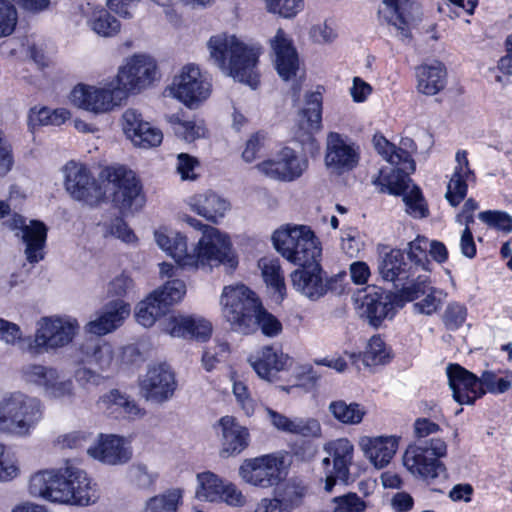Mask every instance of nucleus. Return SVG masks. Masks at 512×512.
<instances>
[{"label":"nucleus","instance_id":"8","mask_svg":"<svg viewBox=\"0 0 512 512\" xmlns=\"http://www.w3.org/2000/svg\"><path fill=\"white\" fill-rule=\"evenodd\" d=\"M112 193V201L122 212L137 211L145 203L142 187L135 173L125 166H109L102 171Z\"/></svg>","mask_w":512,"mask_h":512},{"label":"nucleus","instance_id":"13","mask_svg":"<svg viewBox=\"0 0 512 512\" xmlns=\"http://www.w3.org/2000/svg\"><path fill=\"white\" fill-rule=\"evenodd\" d=\"M156 74L155 60L148 55L136 54L126 59L119 68L115 85L125 91L126 98L129 92H138L150 86Z\"/></svg>","mask_w":512,"mask_h":512},{"label":"nucleus","instance_id":"45","mask_svg":"<svg viewBox=\"0 0 512 512\" xmlns=\"http://www.w3.org/2000/svg\"><path fill=\"white\" fill-rule=\"evenodd\" d=\"M431 287L430 278L427 275H418L416 279L403 286L397 294V308H402L407 302L421 298Z\"/></svg>","mask_w":512,"mask_h":512},{"label":"nucleus","instance_id":"63","mask_svg":"<svg viewBox=\"0 0 512 512\" xmlns=\"http://www.w3.org/2000/svg\"><path fill=\"white\" fill-rule=\"evenodd\" d=\"M134 287L133 279L127 273L122 272L108 283L107 293L110 296L125 297L134 291Z\"/></svg>","mask_w":512,"mask_h":512},{"label":"nucleus","instance_id":"62","mask_svg":"<svg viewBox=\"0 0 512 512\" xmlns=\"http://www.w3.org/2000/svg\"><path fill=\"white\" fill-rule=\"evenodd\" d=\"M333 503V512H363L366 509L365 502L356 493L335 497Z\"/></svg>","mask_w":512,"mask_h":512},{"label":"nucleus","instance_id":"4","mask_svg":"<svg viewBox=\"0 0 512 512\" xmlns=\"http://www.w3.org/2000/svg\"><path fill=\"white\" fill-rule=\"evenodd\" d=\"M207 48L210 60L223 72L253 89L257 88L260 77L257 69L261 54L259 47L246 45L234 35L222 33L212 36Z\"/></svg>","mask_w":512,"mask_h":512},{"label":"nucleus","instance_id":"27","mask_svg":"<svg viewBox=\"0 0 512 512\" xmlns=\"http://www.w3.org/2000/svg\"><path fill=\"white\" fill-rule=\"evenodd\" d=\"M274 54L275 68L283 80H289L296 75L299 68V59L292 40L279 28L270 40Z\"/></svg>","mask_w":512,"mask_h":512},{"label":"nucleus","instance_id":"18","mask_svg":"<svg viewBox=\"0 0 512 512\" xmlns=\"http://www.w3.org/2000/svg\"><path fill=\"white\" fill-rule=\"evenodd\" d=\"M308 162L291 148H283L275 158L259 163L256 168L265 176L279 181L291 182L306 170Z\"/></svg>","mask_w":512,"mask_h":512},{"label":"nucleus","instance_id":"49","mask_svg":"<svg viewBox=\"0 0 512 512\" xmlns=\"http://www.w3.org/2000/svg\"><path fill=\"white\" fill-rule=\"evenodd\" d=\"M167 120L171 124L175 135L186 142H193L205 134V128L201 124H196L194 121H185L180 114H172L167 117Z\"/></svg>","mask_w":512,"mask_h":512},{"label":"nucleus","instance_id":"21","mask_svg":"<svg viewBox=\"0 0 512 512\" xmlns=\"http://www.w3.org/2000/svg\"><path fill=\"white\" fill-rule=\"evenodd\" d=\"M378 13L381 19L397 29L402 40L410 38L411 26L419 19V7L410 0H382Z\"/></svg>","mask_w":512,"mask_h":512},{"label":"nucleus","instance_id":"7","mask_svg":"<svg viewBox=\"0 0 512 512\" xmlns=\"http://www.w3.org/2000/svg\"><path fill=\"white\" fill-rule=\"evenodd\" d=\"M275 249L295 265L307 264L321 256V247L314 232L304 225L283 227L272 235Z\"/></svg>","mask_w":512,"mask_h":512},{"label":"nucleus","instance_id":"9","mask_svg":"<svg viewBox=\"0 0 512 512\" xmlns=\"http://www.w3.org/2000/svg\"><path fill=\"white\" fill-rule=\"evenodd\" d=\"M79 329L75 319L67 317H42L37 322L33 341L29 343L30 353L38 355L68 345Z\"/></svg>","mask_w":512,"mask_h":512},{"label":"nucleus","instance_id":"41","mask_svg":"<svg viewBox=\"0 0 512 512\" xmlns=\"http://www.w3.org/2000/svg\"><path fill=\"white\" fill-rule=\"evenodd\" d=\"M328 410L336 420L348 425L359 424L366 414L364 407L360 404L346 403L343 400L332 401Z\"/></svg>","mask_w":512,"mask_h":512},{"label":"nucleus","instance_id":"5","mask_svg":"<svg viewBox=\"0 0 512 512\" xmlns=\"http://www.w3.org/2000/svg\"><path fill=\"white\" fill-rule=\"evenodd\" d=\"M446 453V443L440 438H433L409 445L403 455V464L414 477L430 486L432 491L442 493L448 474L439 458Z\"/></svg>","mask_w":512,"mask_h":512},{"label":"nucleus","instance_id":"30","mask_svg":"<svg viewBox=\"0 0 512 512\" xmlns=\"http://www.w3.org/2000/svg\"><path fill=\"white\" fill-rule=\"evenodd\" d=\"M130 305L124 300H113L108 302L101 314L94 320L89 321L85 329L88 333L102 336L119 328L130 315Z\"/></svg>","mask_w":512,"mask_h":512},{"label":"nucleus","instance_id":"58","mask_svg":"<svg viewBox=\"0 0 512 512\" xmlns=\"http://www.w3.org/2000/svg\"><path fill=\"white\" fill-rule=\"evenodd\" d=\"M467 314V307L464 304L451 302L443 313L442 321L448 330H457L466 321Z\"/></svg>","mask_w":512,"mask_h":512},{"label":"nucleus","instance_id":"15","mask_svg":"<svg viewBox=\"0 0 512 512\" xmlns=\"http://www.w3.org/2000/svg\"><path fill=\"white\" fill-rule=\"evenodd\" d=\"M283 458L274 454L246 459L239 468L244 482L259 488H270L282 480Z\"/></svg>","mask_w":512,"mask_h":512},{"label":"nucleus","instance_id":"16","mask_svg":"<svg viewBox=\"0 0 512 512\" xmlns=\"http://www.w3.org/2000/svg\"><path fill=\"white\" fill-rule=\"evenodd\" d=\"M65 188L73 199L89 206H95L104 199V192L89 169L75 162L65 166Z\"/></svg>","mask_w":512,"mask_h":512},{"label":"nucleus","instance_id":"14","mask_svg":"<svg viewBox=\"0 0 512 512\" xmlns=\"http://www.w3.org/2000/svg\"><path fill=\"white\" fill-rule=\"evenodd\" d=\"M168 91L171 96L193 108L209 97L211 84L203 77L197 66L188 64L174 77Z\"/></svg>","mask_w":512,"mask_h":512},{"label":"nucleus","instance_id":"44","mask_svg":"<svg viewBox=\"0 0 512 512\" xmlns=\"http://www.w3.org/2000/svg\"><path fill=\"white\" fill-rule=\"evenodd\" d=\"M198 488L196 497L199 500L210 502L219 501L221 498V490L225 482H223L216 474L212 472H204L197 475Z\"/></svg>","mask_w":512,"mask_h":512},{"label":"nucleus","instance_id":"24","mask_svg":"<svg viewBox=\"0 0 512 512\" xmlns=\"http://www.w3.org/2000/svg\"><path fill=\"white\" fill-rule=\"evenodd\" d=\"M12 230L20 229L22 238L26 244L25 254L30 263H37L43 259V248L47 238V228L40 221H31L30 225L25 224V219L14 214L5 222Z\"/></svg>","mask_w":512,"mask_h":512},{"label":"nucleus","instance_id":"55","mask_svg":"<svg viewBox=\"0 0 512 512\" xmlns=\"http://www.w3.org/2000/svg\"><path fill=\"white\" fill-rule=\"evenodd\" d=\"M389 357V353L381 337L373 336L369 340L362 360L365 366H377L387 363Z\"/></svg>","mask_w":512,"mask_h":512},{"label":"nucleus","instance_id":"56","mask_svg":"<svg viewBox=\"0 0 512 512\" xmlns=\"http://www.w3.org/2000/svg\"><path fill=\"white\" fill-rule=\"evenodd\" d=\"M429 240L426 237L418 236L409 243L408 257L415 267L424 271H430L431 262L428 258Z\"/></svg>","mask_w":512,"mask_h":512},{"label":"nucleus","instance_id":"17","mask_svg":"<svg viewBox=\"0 0 512 512\" xmlns=\"http://www.w3.org/2000/svg\"><path fill=\"white\" fill-rule=\"evenodd\" d=\"M142 396L150 402L161 404L174 395L177 388L175 374L165 363L149 366L139 382Z\"/></svg>","mask_w":512,"mask_h":512},{"label":"nucleus","instance_id":"35","mask_svg":"<svg viewBox=\"0 0 512 512\" xmlns=\"http://www.w3.org/2000/svg\"><path fill=\"white\" fill-rule=\"evenodd\" d=\"M100 410L110 413H120L128 418L142 415L136 402L118 389H112L103 394L97 401Z\"/></svg>","mask_w":512,"mask_h":512},{"label":"nucleus","instance_id":"39","mask_svg":"<svg viewBox=\"0 0 512 512\" xmlns=\"http://www.w3.org/2000/svg\"><path fill=\"white\" fill-rule=\"evenodd\" d=\"M305 493L306 489L300 482L290 480L275 491L274 498L283 512H292L301 505Z\"/></svg>","mask_w":512,"mask_h":512},{"label":"nucleus","instance_id":"53","mask_svg":"<svg viewBox=\"0 0 512 512\" xmlns=\"http://www.w3.org/2000/svg\"><path fill=\"white\" fill-rule=\"evenodd\" d=\"M445 297L446 293L443 290L431 286L422 299L413 304V309L419 314L432 315L441 308Z\"/></svg>","mask_w":512,"mask_h":512},{"label":"nucleus","instance_id":"52","mask_svg":"<svg viewBox=\"0 0 512 512\" xmlns=\"http://www.w3.org/2000/svg\"><path fill=\"white\" fill-rule=\"evenodd\" d=\"M157 474L148 470L146 465L133 464L127 470V479L133 487L140 490L153 488Z\"/></svg>","mask_w":512,"mask_h":512},{"label":"nucleus","instance_id":"20","mask_svg":"<svg viewBox=\"0 0 512 512\" xmlns=\"http://www.w3.org/2000/svg\"><path fill=\"white\" fill-rule=\"evenodd\" d=\"M446 372L453 398L460 405H472L485 394L481 376H476L459 364L448 365Z\"/></svg>","mask_w":512,"mask_h":512},{"label":"nucleus","instance_id":"19","mask_svg":"<svg viewBox=\"0 0 512 512\" xmlns=\"http://www.w3.org/2000/svg\"><path fill=\"white\" fill-rule=\"evenodd\" d=\"M358 162L359 147L349 137L329 132L326 138V166L341 173L352 170Z\"/></svg>","mask_w":512,"mask_h":512},{"label":"nucleus","instance_id":"28","mask_svg":"<svg viewBox=\"0 0 512 512\" xmlns=\"http://www.w3.org/2000/svg\"><path fill=\"white\" fill-rule=\"evenodd\" d=\"M397 307V298L394 294L383 289L373 288L364 296L362 301V314L369 324L379 327L386 318H392Z\"/></svg>","mask_w":512,"mask_h":512},{"label":"nucleus","instance_id":"54","mask_svg":"<svg viewBox=\"0 0 512 512\" xmlns=\"http://www.w3.org/2000/svg\"><path fill=\"white\" fill-rule=\"evenodd\" d=\"M153 294H157V297L169 310L170 306L182 300L186 294V285L182 280H171L166 282L162 288L155 290Z\"/></svg>","mask_w":512,"mask_h":512},{"label":"nucleus","instance_id":"60","mask_svg":"<svg viewBox=\"0 0 512 512\" xmlns=\"http://www.w3.org/2000/svg\"><path fill=\"white\" fill-rule=\"evenodd\" d=\"M17 10L8 0H0V37H5L15 29L17 24Z\"/></svg>","mask_w":512,"mask_h":512},{"label":"nucleus","instance_id":"26","mask_svg":"<svg viewBox=\"0 0 512 512\" xmlns=\"http://www.w3.org/2000/svg\"><path fill=\"white\" fill-rule=\"evenodd\" d=\"M87 453L107 465H122L132 458V451L124 438L116 435H101Z\"/></svg>","mask_w":512,"mask_h":512},{"label":"nucleus","instance_id":"22","mask_svg":"<svg viewBox=\"0 0 512 512\" xmlns=\"http://www.w3.org/2000/svg\"><path fill=\"white\" fill-rule=\"evenodd\" d=\"M122 127L127 138L137 147L148 149L162 143V131L143 121L142 115L135 109H127L123 113Z\"/></svg>","mask_w":512,"mask_h":512},{"label":"nucleus","instance_id":"61","mask_svg":"<svg viewBox=\"0 0 512 512\" xmlns=\"http://www.w3.org/2000/svg\"><path fill=\"white\" fill-rule=\"evenodd\" d=\"M403 201L407 213L414 218H424L428 215V208L418 187H414L409 193L404 194Z\"/></svg>","mask_w":512,"mask_h":512},{"label":"nucleus","instance_id":"31","mask_svg":"<svg viewBox=\"0 0 512 512\" xmlns=\"http://www.w3.org/2000/svg\"><path fill=\"white\" fill-rule=\"evenodd\" d=\"M456 166L447 185L445 198L452 206H457L466 197L467 182L475 178L474 172L469 167L467 152L459 150L455 156Z\"/></svg>","mask_w":512,"mask_h":512},{"label":"nucleus","instance_id":"48","mask_svg":"<svg viewBox=\"0 0 512 512\" xmlns=\"http://www.w3.org/2000/svg\"><path fill=\"white\" fill-rule=\"evenodd\" d=\"M82 349L101 370L105 371L113 368L114 349L111 344L107 342H87Z\"/></svg>","mask_w":512,"mask_h":512},{"label":"nucleus","instance_id":"38","mask_svg":"<svg viewBox=\"0 0 512 512\" xmlns=\"http://www.w3.org/2000/svg\"><path fill=\"white\" fill-rule=\"evenodd\" d=\"M406 266L403 253L393 249L381 258L378 270L384 280L394 282L409 278Z\"/></svg>","mask_w":512,"mask_h":512},{"label":"nucleus","instance_id":"57","mask_svg":"<svg viewBox=\"0 0 512 512\" xmlns=\"http://www.w3.org/2000/svg\"><path fill=\"white\" fill-rule=\"evenodd\" d=\"M290 434L299 435L304 438H320L322 427L320 422L311 417H294Z\"/></svg>","mask_w":512,"mask_h":512},{"label":"nucleus","instance_id":"10","mask_svg":"<svg viewBox=\"0 0 512 512\" xmlns=\"http://www.w3.org/2000/svg\"><path fill=\"white\" fill-rule=\"evenodd\" d=\"M299 266L300 268L290 275L292 285L297 292L313 301L320 299L328 291L342 293L345 274L328 278L317 260Z\"/></svg>","mask_w":512,"mask_h":512},{"label":"nucleus","instance_id":"23","mask_svg":"<svg viewBox=\"0 0 512 512\" xmlns=\"http://www.w3.org/2000/svg\"><path fill=\"white\" fill-rule=\"evenodd\" d=\"M324 451L332 457V474H328L325 490L331 492L338 480L346 482L353 461L354 446L347 438H338L324 445Z\"/></svg>","mask_w":512,"mask_h":512},{"label":"nucleus","instance_id":"32","mask_svg":"<svg viewBox=\"0 0 512 512\" xmlns=\"http://www.w3.org/2000/svg\"><path fill=\"white\" fill-rule=\"evenodd\" d=\"M217 427L221 430L222 453L235 455L241 453L249 444V432L234 417L223 416Z\"/></svg>","mask_w":512,"mask_h":512},{"label":"nucleus","instance_id":"1","mask_svg":"<svg viewBox=\"0 0 512 512\" xmlns=\"http://www.w3.org/2000/svg\"><path fill=\"white\" fill-rule=\"evenodd\" d=\"M154 236L157 245L183 268L212 269L224 265L233 270L238 264L228 237L216 228H207L192 252H188L186 237L179 232L160 229Z\"/></svg>","mask_w":512,"mask_h":512},{"label":"nucleus","instance_id":"59","mask_svg":"<svg viewBox=\"0 0 512 512\" xmlns=\"http://www.w3.org/2000/svg\"><path fill=\"white\" fill-rule=\"evenodd\" d=\"M269 12L284 18L294 17L304 7V0H265Z\"/></svg>","mask_w":512,"mask_h":512},{"label":"nucleus","instance_id":"36","mask_svg":"<svg viewBox=\"0 0 512 512\" xmlns=\"http://www.w3.org/2000/svg\"><path fill=\"white\" fill-rule=\"evenodd\" d=\"M190 205L193 211L211 222H217L229 209V203L220 196L209 193L194 196Z\"/></svg>","mask_w":512,"mask_h":512},{"label":"nucleus","instance_id":"50","mask_svg":"<svg viewBox=\"0 0 512 512\" xmlns=\"http://www.w3.org/2000/svg\"><path fill=\"white\" fill-rule=\"evenodd\" d=\"M481 381L485 393L504 394L512 387V371L505 370L502 376H498L494 371L485 370L481 374Z\"/></svg>","mask_w":512,"mask_h":512},{"label":"nucleus","instance_id":"2","mask_svg":"<svg viewBox=\"0 0 512 512\" xmlns=\"http://www.w3.org/2000/svg\"><path fill=\"white\" fill-rule=\"evenodd\" d=\"M29 492L54 503L88 506L92 500L91 479L74 461L51 470L35 473L29 482Z\"/></svg>","mask_w":512,"mask_h":512},{"label":"nucleus","instance_id":"47","mask_svg":"<svg viewBox=\"0 0 512 512\" xmlns=\"http://www.w3.org/2000/svg\"><path fill=\"white\" fill-rule=\"evenodd\" d=\"M301 117L306 121L309 132L318 131L322 120V95L312 92L306 96L305 107L301 111Z\"/></svg>","mask_w":512,"mask_h":512},{"label":"nucleus","instance_id":"46","mask_svg":"<svg viewBox=\"0 0 512 512\" xmlns=\"http://www.w3.org/2000/svg\"><path fill=\"white\" fill-rule=\"evenodd\" d=\"M182 498L179 489H171L146 501L142 512H177Z\"/></svg>","mask_w":512,"mask_h":512},{"label":"nucleus","instance_id":"34","mask_svg":"<svg viewBox=\"0 0 512 512\" xmlns=\"http://www.w3.org/2000/svg\"><path fill=\"white\" fill-rule=\"evenodd\" d=\"M417 89L420 93L433 96L446 85V69L441 62L422 64L416 69Z\"/></svg>","mask_w":512,"mask_h":512},{"label":"nucleus","instance_id":"43","mask_svg":"<svg viewBox=\"0 0 512 512\" xmlns=\"http://www.w3.org/2000/svg\"><path fill=\"white\" fill-rule=\"evenodd\" d=\"M373 143L376 151L391 165H399L404 162L406 167L413 168V159L410 154L401 148H397L385 137L375 135Z\"/></svg>","mask_w":512,"mask_h":512},{"label":"nucleus","instance_id":"6","mask_svg":"<svg viewBox=\"0 0 512 512\" xmlns=\"http://www.w3.org/2000/svg\"><path fill=\"white\" fill-rule=\"evenodd\" d=\"M43 415L44 406L39 398L21 391L8 393L0 400V434L28 437Z\"/></svg>","mask_w":512,"mask_h":512},{"label":"nucleus","instance_id":"11","mask_svg":"<svg viewBox=\"0 0 512 512\" xmlns=\"http://www.w3.org/2000/svg\"><path fill=\"white\" fill-rule=\"evenodd\" d=\"M21 379L31 386L41 389L44 395L56 400H72L75 387L71 379H60V372L53 366L28 363L22 366Z\"/></svg>","mask_w":512,"mask_h":512},{"label":"nucleus","instance_id":"42","mask_svg":"<svg viewBox=\"0 0 512 512\" xmlns=\"http://www.w3.org/2000/svg\"><path fill=\"white\" fill-rule=\"evenodd\" d=\"M259 267L266 285L277 292L282 300L285 295L286 286L279 260L263 258L259 261Z\"/></svg>","mask_w":512,"mask_h":512},{"label":"nucleus","instance_id":"3","mask_svg":"<svg viewBox=\"0 0 512 512\" xmlns=\"http://www.w3.org/2000/svg\"><path fill=\"white\" fill-rule=\"evenodd\" d=\"M220 303L223 316L234 331L249 334L260 328L267 337L282 332L281 322L267 312L256 294L243 284L225 286Z\"/></svg>","mask_w":512,"mask_h":512},{"label":"nucleus","instance_id":"12","mask_svg":"<svg viewBox=\"0 0 512 512\" xmlns=\"http://www.w3.org/2000/svg\"><path fill=\"white\" fill-rule=\"evenodd\" d=\"M124 99L125 91L118 89L115 83L103 88L78 84L70 93V100L76 107L94 114L107 113Z\"/></svg>","mask_w":512,"mask_h":512},{"label":"nucleus","instance_id":"64","mask_svg":"<svg viewBox=\"0 0 512 512\" xmlns=\"http://www.w3.org/2000/svg\"><path fill=\"white\" fill-rule=\"evenodd\" d=\"M310 37L318 44H329L337 38V32L331 21L325 20L315 24L310 29Z\"/></svg>","mask_w":512,"mask_h":512},{"label":"nucleus","instance_id":"37","mask_svg":"<svg viewBox=\"0 0 512 512\" xmlns=\"http://www.w3.org/2000/svg\"><path fill=\"white\" fill-rule=\"evenodd\" d=\"M395 168L388 175H381L374 181V184H381V192H388L393 195H403L409 188L410 177L409 172L415 170V163L413 162V168H408L405 163L402 162L399 165H394Z\"/></svg>","mask_w":512,"mask_h":512},{"label":"nucleus","instance_id":"33","mask_svg":"<svg viewBox=\"0 0 512 512\" xmlns=\"http://www.w3.org/2000/svg\"><path fill=\"white\" fill-rule=\"evenodd\" d=\"M361 447L367 458L377 468L385 467L393 458L398 448L396 437L365 438L361 441Z\"/></svg>","mask_w":512,"mask_h":512},{"label":"nucleus","instance_id":"25","mask_svg":"<svg viewBox=\"0 0 512 512\" xmlns=\"http://www.w3.org/2000/svg\"><path fill=\"white\" fill-rule=\"evenodd\" d=\"M248 362L259 378L268 382L274 381L277 373L288 370L292 365L291 358L273 346H264L251 354Z\"/></svg>","mask_w":512,"mask_h":512},{"label":"nucleus","instance_id":"40","mask_svg":"<svg viewBox=\"0 0 512 512\" xmlns=\"http://www.w3.org/2000/svg\"><path fill=\"white\" fill-rule=\"evenodd\" d=\"M167 311L165 304L160 301L157 294L151 293L137 305L135 317L142 326L151 327Z\"/></svg>","mask_w":512,"mask_h":512},{"label":"nucleus","instance_id":"29","mask_svg":"<svg viewBox=\"0 0 512 512\" xmlns=\"http://www.w3.org/2000/svg\"><path fill=\"white\" fill-rule=\"evenodd\" d=\"M163 331L172 337L205 341L211 336L212 325L201 317L177 315L165 319Z\"/></svg>","mask_w":512,"mask_h":512},{"label":"nucleus","instance_id":"51","mask_svg":"<svg viewBox=\"0 0 512 512\" xmlns=\"http://www.w3.org/2000/svg\"><path fill=\"white\" fill-rule=\"evenodd\" d=\"M89 25L95 33L103 37H113L120 31V22L106 10L95 12Z\"/></svg>","mask_w":512,"mask_h":512}]
</instances>
